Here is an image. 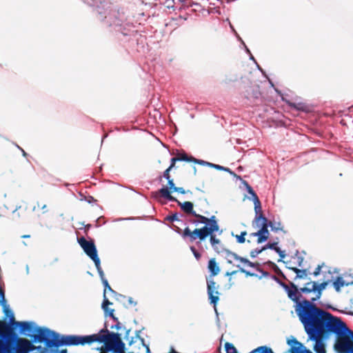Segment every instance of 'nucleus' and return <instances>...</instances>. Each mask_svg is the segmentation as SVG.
Wrapping results in <instances>:
<instances>
[{
  "label": "nucleus",
  "instance_id": "obj_13",
  "mask_svg": "<svg viewBox=\"0 0 353 353\" xmlns=\"http://www.w3.org/2000/svg\"><path fill=\"white\" fill-rule=\"evenodd\" d=\"M192 161H193L196 163L202 165H205V166H208L210 168H215L219 170L225 171V172H228L232 176H239V175L235 174L234 172H232L230 168L223 167L221 165L214 164V163H210V162H208V161H203L201 159H197L194 157H192Z\"/></svg>",
  "mask_w": 353,
  "mask_h": 353
},
{
  "label": "nucleus",
  "instance_id": "obj_24",
  "mask_svg": "<svg viewBox=\"0 0 353 353\" xmlns=\"http://www.w3.org/2000/svg\"><path fill=\"white\" fill-rule=\"evenodd\" d=\"M192 157H188L185 153L179 154L176 157L171 159V167H174L177 161H192Z\"/></svg>",
  "mask_w": 353,
  "mask_h": 353
},
{
  "label": "nucleus",
  "instance_id": "obj_22",
  "mask_svg": "<svg viewBox=\"0 0 353 353\" xmlns=\"http://www.w3.org/2000/svg\"><path fill=\"white\" fill-rule=\"evenodd\" d=\"M290 270H292L293 272H294L296 275L294 278V280H296L297 279H305L307 276V270L306 269L300 270L297 268H288Z\"/></svg>",
  "mask_w": 353,
  "mask_h": 353
},
{
  "label": "nucleus",
  "instance_id": "obj_59",
  "mask_svg": "<svg viewBox=\"0 0 353 353\" xmlns=\"http://www.w3.org/2000/svg\"><path fill=\"white\" fill-rule=\"evenodd\" d=\"M217 248H219L221 250V252H224L226 253V250H228L227 249L223 248L221 244L217 245Z\"/></svg>",
  "mask_w": 353,
  "mask_h": 353
},
{
  "label": "nucleus",
  "instance_id": "obj_10",
  "mask_svg": "<svg viewBox=\"0 0 353 353\" xmlns=\"http://www.w3.org/2000/svg\"><path fill=\"white\" fill-rule=\"evenodd\" d=\"M78 243L90 259L93 261L99 259L97 254V248L93 240L87 241L84 237H81L78 239Z\"/></svg>",
  "mask_w": 353,
  "mask_h": 353
},
{
  "label": "nucleus",
  "instance_id": "obj_38",
  "mask_svg": "<svg viewBox=\"0 0 353 353\" xmlns=\"http://www.w3.org/2000/svg\"><path fill=\"white\" fill-rule=\"evenodd\" d=\"M194 216L196 217L199 219V223H203L205 224V225H206V223H208V217L199 214L197 213H196V215H194Z\"/></svg>",
  "mask_w": 353,
  "mask_h": 353
},
{
  "label": "nucleus",
  "instance_id": "obj_3",
  "mask_svg": "<svg viewBox=\"0 0 353 353\" xmlns=\"http://www.w3.org/2000/svg\"><path fill=\"white\" fill-rule=\"evenodd\" d=\"M90 6H95L99 19L109 26H121L126 20L123 11L112 8V4L106 0H83Z\"/></svg>",
  "mask_w": 353,
  "mask_h": 353
},
{
  "label": "nucleus",
  "instance_id": "obj_37",
  "mask_svg": "<svg viewBox=\"0 0 353 353\" xmlns=\"http://www.w3.org/2000/svg\"><path fill=\"white\" fill-rule=\"evenodd\" d=\"M265 250V248H261V249H254L250 252V256L254 259L259 254Z\"/></svg>",
  "mask_w": 353,
  "mask_h": 353
},
{
  "label": "nucleus",
  "instance_id": "obj_7",
  "mask_svg": "<svg viewBox=\"0 0 353 353\" xmlns=\"http://www.w3.org/2000/svg\"><path fill=\"white\" fill-rule=\"evenodd\" d=\"M283 289L287 292L288 298L296 303L295 311L299 318L300 319V310L299 309H303L307 312V309L306 310V307H305V302H309V301L303 300V301H300L301 294L299 288L292 282L290 283V287L285 288V286H283Z\"/></svg>",
  "mask_w": 353,
  "mask_h": 353
},
{
  "label": "nucleus",
  "instance_id": "obj_61",
  "mask_svg": "<svg viewBox=\"0 0 353 353\" xmlns=\"http://www.w3.org/2000/svg\"><path fill=\"white\" fill-rule=\"evenodd\" d=\"M315 292H316V299H319L321 296L322 291H316Z\"/></svg>",
  "mask_w": 353,
  "mask_h": 353
},
{
  "label": "nucleus",
  "instance_id": "obj_43",
  "mask_svg": "<svg viewBox=\"0 0 353 353\" xmlns=\"http://www.w3.org/2000/svg\"><path fill=\"white\" fill-rule=\"evenodd\" d=\"M309 285H305L303 288H300L299 290L301 293H310L312 292H314V290H312V288H309Z\"/></svg>",
  "mask_w": 353,
  "mask_h": 353
},
{
  "label": "nucleus",
  "instance_id": "obj_54",
  "mask_svg": "<svg viewBox=\"0 0 353 353\" xmlns=\"http://www.w3.org/2000/svg\"><path fill=\"white\" fill-rule=\"evenodd\" d=\"M303 262V258L302 256L298 257V265L299 266H302V263Z\"/></svg>",
  "mask_w": 353,
  "mask_h": 353
},
{
  "label": "nucleus",
  "instance_id": "obj_5",
  "mask_svg": "<svg viewBox=\"0 0 353 353\" xmlns=\"http://www.w3.org/2000/svg\"><path fill=\"white\" fill-rule=\"evenodd\" d=\"M92 334L90 335H63L60 338V335L56 332L52 330L48 341L51 347H60L61 345H84L93 343Z\"/></svg>",
  "mask_w": 353,
  "mask_h": 353
},
{
  "label": "nucleus",
  "instance_id": "obj_45",
  "mask_svg": "<svg viewBox=\"0 0 353 353\" xmlns=\"http://www.w3.org/2000/svg\"><path fill=\"white\" fill-rule=\"evenodd\" d=\"M272 279L273 280H274L277 283H279L283 288V286H285L286 287H289L288 285H287L285 283L282 282L281 281H280L276 276L274 275H272Z\"/></svg>",
  "mask_w": 353,
  "mask_h": 353
},
{
  "label": "nucleus",
  "instance_id": "obj_46",
  "mask_svg": "<svg viewBox=\"0 0 353 353\" xmlns=\"http://www.w3.org/2000/svg\"><path fill=\"white\" fill-rule=\"evenodd\" d=\"M240 272H242V273H244L247 276H256V274L254 273H252L242 268H240Z\"/></svg>",
  "mask_w": 353,
  "mask_h": 353
},
{
  "label": "nucleus",
  "instance_id": "obj_62",
  "mask_svg": "<svg viewBox=\"0 0 353 353\" xmlns=\"http://www.w3.org/2000/svg\"><path fill=\"white\" fill-rule=\"evenodd\" d=\"M245 49H246V52L250 54V59L254 60V57H253V56L252 55V54H251V52H250V50H249L246 46H245Z\"/></svg>",
  "mask_w": 353,
  "mask_h": 353
},
{
  "label": "nucleus",
  "instance_id": "obj_42",
  "mask_svg": "<svg viewBox=\"0 0 353 353\" xmlns=\"http://www.w3.org/2000/svg\"><path fill=\"white\" fill-rule=\"evenodd\" d=\"M166 220L170 221V222H173V221H177L179 220V216H178V214L177 213H174V214H172L170 216H168L166 217Z\"/></svg>",
  "mask_w": 353,
  "mask_h": 353
},
{
  "label": "nucleus",
  "instance_id": "obj_55",
  "mask_svg": "<svg viewBox=\"0 0 353 353\" xmlns=\"http://www.w3.org/2000/svg\"><path fill=\"white\" fill-rule=\"evenodd\" d=\"M248 266L251 267V268H255L256 266V264L253 263V262H251L248 260V262H247L246 263Z\"/></svg>",
  "mask_w": 353,
  "mask_h": 353
},
{
  "label": "nucleus",
  "instance_id": "obj_50",
  "mask_svg": "<svg viewBox=\"0 0 353 353\" xmlns=\"http://www.w3.org/2000/svg\"><path fill=\"white\" fill-rule=\"evenodd\" d=\"M172 168H173V167H171V165H170V167L164 171L163 174V176H165H165H170V175H169V172H170V170Z\"/></svg>",
  "mask_w": 353,
  "mask_h": 353
},
{
  "label": "nucleus",
  "instance_id": "obj_39",
  "mask_svg": "<svg viewBox=\"0 0 353 353\" xmlns=\"http://www.w3.org/2000/svg\"><path fill=\"white\" fill-rule=\"evenodd\" d=\"M275 252L278 253L280 256V259L278 260V262H284L283 259L285 257V251L281 250L280 248L278 247L275 249Z\"/></svg>",
  "mask_w": 353,
  "mask_h": 353
},
{
  "label": "nucleus",
  "instance_id": "obj_28",
  "mask_svg": "<svg viewBox=\"0 0 353 353\" xmlns=\"http://www.w3.org/2000/svg\"><path fill=\"white\" fill-rule=\"evenodd\" d=\"M103 301L102 303V308L105 312V315H109V312L111 309L108 308V305H112V303L107 299L105 295H103Z\"/></svg>",
  "mask_w": 353,
  "mask_h": 353
},
{
  "label": "nucleus",
  "instance_id": "obj_35",
  "mask_svg": "<svg viewBox=\"0 0 353 353\" xmlns=\"http://www.w3.org/2000/svg\"><path fill=\"white\" fill-rule=\"evenodd\" d=\"M232 235L233 236L236 237V241L239 243H243L245 242V236L247 235V232L246 231H243V232H241L240 235H234V233L232 232Z\"/></svg>",
  "mask_w": 353,
  "mask_h": 353
},
{
  "label": "nucleus",
  "instance_id": "obj_56",
  "mask_svg": "<svg viewBox=\"0 0 353 353\" xmlns=\"http://www.w3.org/2000/svg\"><path fill=\"white\" fill-rule=\"evenodd\" d=\"M237 273V271L234 270V271H232V272H227L225 273V276H232V275H234Z\"/></svg>",
  "mask_w": 353,
  "mask_h": 353
},
{
  "label": "nucleus",
  "instance_id": "obj_6",
  "mask_svg": "<svg viewBox=\"0 0 353 353\" xmlns=\"http://www.w3.org/2000/svg\"><path fill=\"white\" fill-rule=\"evenodd\" d=\"M217 232L209 224L206 223L205 225L201 228H196L193 231H191L188 227L185 228L183 232V236L184 238L189 237L190 241L193 242L196 239H199L201 241H204L208 236H210L212 233Z\"/></svg>",
  "mask_w": 353,
  "mask_h": 353
},
{
  "label": "nucleus",
  "instance_id": "obj_34",
  "mask_svg": "<svg viewBox=\"0 0 353 353\" xmlns=\"http://www.w3.org/2000/svg\"><path fill=\"white\" fill-rule=\"evenodd\" d=\"M225 349L226 353H238L236 348L232 343L226 342L225 343Z\"/></svg>",
  "mask_w": 353,
  "mask_h": 353
},
{
  "label": "nucleus",
  "instance_id": "obj_17",
  "mask_svg": "<svg viewBox=\"0 0 353 353\" xmlns=\"http://www.w3.org/2000/svg\"><path fill=\"white\" fill-rule=\"evenodd\" d=\"M175 202L178 204V205L180 206L181 210L183 212H185L188 214L192 215V216L196 215V212L194 210L193 203H192L190 201H185L183 203H181V201H179L177 199Z\"/></svg>",
  "mask_w": 353,
  "mask_h": 353
},
{
  "label": "nucleus",
  "instance_id": "obj_8",
  "mask_svg": "<svg viewBox=\"0 0 353 353\" xmlns=\"http://www.w3.org/2000/svg\"><path fill=\"white\" fill-rule=\"evenodd\" d=\"M334 350L337 353H353V332L349 330L347 334L337 336Z\"/></svg>",
  "mask_w": 353,
  "mask_h": 353
},
{
  "label": "nucleus",
  "instance_id": "obj_60",
  "mask_svg": "<svg viewBox=\"0 0 353 353\" xmlns=\"http://www.w3.org/2000/svg\"><path fill=\"white\" fill-rule=\"evenodd\" d=\"M266 263L272 267H277L276 265L271 261H268Z\"/></svg>",
  "mask_w": 353,
  "mask_h": 353
},
{
  "label": "nucleus",
  "instance_id": "obj_41",
  "mask_svg": "<svg viewBox=\"0 0 353 353\" xmlns=\"http://www.w3.org/2000/svg\"><path fill=\"white\" fill-rule=\"evenodd\" d=\"M141 332V330H137L135 332V336L134 337H131L130 340L129 341V345H131L132 343H134L135 341H134V339H140V338H142L141 336H140V333Z\"/></svg>",
  "mask_w": 353,
  "mask_h": 353
},
{
  "label": "nucleus",
  "instance_id": "obj_27",
  "mask_svg": "<svg viewBox=\"0 0 353 353\" xmlns=\"http://www.w3.org/2000/svg\"><path fill=\"white\" fill-rule=\"evenodd\" d=\"M226 256L227 257H230V256L233 257L235 260L240 261L241 262L244 263L245 264L247 263V262H248V259L241 257V256H239L238 254H236V253L232 252L230 250H226Z\"/></svg>",
  "mask_w": 353,
  "mask_h": 353
},
{
  "label": "nucleus",
  "instance_id": "obj_64",
  "mask_svg": "<svg viewBox=\"0 0 353 353\" xmlns=\"http://www.w3.org/2000/svg\"><path fill=\"white\" fill-rule=\"evenodd\" d=\"M26 274H29V273H30V269H29V266H28V265H26Z\"/></svg>",
  "mask_w": 353,
  "mask_h": 353
},
{
  "label": "nucleus",
  "instance_id": "obj_12",
  "mask_svg": "<svg viewBox=\"0 0 353 353\" xmlns=\"http://www.w3.org/2000/svg\"><path fill=\"white\" fill-rule=\"evenodd\" d=\"M287 343L290 346L288 350L290 353H312L311 350L307 349L303 343L298 341L293 336L291 339H288Z\"/></svg>",
  "mask_w": 353,
  "mask_h": 353
},
{
  "label": "nucleus",
  "instance_id": "obj_29",
  "mask_svg": "<svg viewBox=\"0 0 353 353\" xmlns=\"http://www.w3.org/2000/svg\"><path fill=\"white\" fill-rule=\"evenodd\" d=\"M94 263V265L96 266V268L97 270V272L99 274V276L101 278V282L104 281V279H106L104 276V272L101 267V261L100 259L99 260H97L95 261H93Z\"/></svg>",
  "mask_w": 353,
  "mask_h": 353
},
{
  "label": "nucleus",
  "instance_id": "obj_63",
  "mask_svg": "<svg viewBox=\"0 0 353 353\" xmlns=\"http://www.w3.org/2000/svg\"><path fill=\"white\" fill-rule=\"evenodd\" d=\"M263 276H268L270 275V273L265 271H261Z\"/></svg>",
  "mask_w": 353,
  "mask_h": 353
},
{
  "label": "nucleus",
  "instance_id": "obj_47",
  "mask_svg": "<svg viewBox=\"0 0 353 353\" xmlns=\"http://www.w3.org/2000/svg\"><path fill=\"white\" fill-rule=\"evenodd\" d=\"M190 250L192 252L194 257L196 259H199L201 257V254L196 250V249L193 246H192V247H190Z\"/></svg>",
  "mask_w": 353,
  "mask_h": 353
},
{
  "label": "nucleus",
  "instance_id": "obj_26",
  "mask_svg": "<svg viewBox=\"0 0 353 353\" xmlns=\"http://www.w3.org/2000/svg\"><path fill=\"white\" fill-rule=\"evenodd\" d=\"M210 241L214 251H216L218 253H220L221 250L219 248H217V245H221V241L216 237V235L214 234V233H212L210 236Z\"/></svg>",
  "mask_w": 353,
  "mask_h": 353
},
{
  "label": "nucleus",
  "instance_id": "obj_52",
  "mask_svg": "<svg viewBox=\"0 0 353 353\" xmlns=\"http://www.w3.org/2000/svg\"><path fill=\"white\" fill-rule=\"evenodd\" d=\"M128 303L133 305H136L137 304V303L134 301L132 297H128Z\"/></svg>",
  "mask_w": 353,
  "mask_h": 353
},
{
  "label": "nucleus",
  "instance_id": "obj_36",
  "mask_svg": "<svg viewBox=\"0 0 353 353\" xmlns=\"http://www.w3.org/2000/svg\"><path fill=\"white\" fill-rule=\"evenodd\" d=\"M102 283L103 285V287H104V293H103V295H105V293L107 292V290L111 292L113 294H116V292L114 291L111 287L110 286L109 283H108V281L107 279H104L103 281H102Z\"/></svg>",
  "mask_w": 353,
  "mask_h": 353
},
{
  "label": "nucleus",
  "instance_id": "obj_9",
  "mask_svg": "<svg viewBox=\"0 0 353 353\" xmlns=\"http://www.w3.org/2000/svg\"><path fill=\"white\" fill-rule=\"evenodd\" d=\"M255 221L257 226L261 225V228L256 232L257 235V243H262L266 241L268 239L269 231L268 219L263 216V214H259L255 216Z\"/></svg>",
  "mask_w": 353,
  "mask_h": 353
},
{
  "label": "nucleus",
  "instance_id": "obj_11",
  "mask_svg": "<svg viewBox=\"0 0 353 353\" xmlns=\"http://www.w3.org/2000/svg\"><path fill=\"white\" fill-rule=\"evenodd\" d=\"M219 285L213 279H207V291L210 303L214 306V310L218 315L217 310L216 307V304L219 301V292L218 290Z\"/></svg>",
  "mask_w": 353,
  "mask_h": 353
},
{
  "label": "nucleus",
  "instance_id": "obj_32",
  "mask_svg": "<svg viewBox=\"0 0 353 353\" xmlns=\"http://www.w3.org/2000/svg\"><path fill=\"white\" fill-rule=\"evenodd\" d=\"M208 224L212 226L216 231L219 230V226L215 216H212L210 218H208Z\"/></svg>",
  "mask_w": 353,
  "mask_h": 353
},
{
  "label": "nucleus",
  "instance_id": "obj_15",
  "mask_svg": "<svg viewBox=\"0 0 353 353\" xmlns=\"http://www.w3.org/2000/svg\"><path fill=\"white\" fill-rule=\"evenodd\" d=\"M172 191H170L167 186H163L161 189H159L157 192L154 193V197L156 199H159V197H162L168 201H176V199L171 195Z\"/></svg>",
  "mask_w": 353,
  "mask_h": 353
},
{
  "label": "nucleus",
  "instance_id": "obj_58",
  "mask_svg": "<svg viewBox=\"0 0 353 353\" xmlns=\"http://www.w3.org/2000/svg\"><path fill=\"white\" fill-rule=\"evenodd\" d=\"M130 332V330H125V336H124V339L125 340H128V336H129Z\"/></svg>",
  "mask_w": 353,
  "mask_h": 353
},
{
  "label": "nucleus",
  "instance_id": "obj_20",
  "mask_svg": "<svg viewBox=\"0 0 353 353\" xmlns=\"http://www.w3.org/2000/svg\"><path fill=\"white\" fill-rule=\"evenodd\" d=\"M241 180L240 188L241 189L245 188L248 192L250 194V196H248V199L249 200H254L256 198H259L255 192L253 190L252 188L249 185V183L243 180V178H239Z\"/></svg>",
  "mask_w": 353,
  "mask_h": 353
},
{
  "label": "nucleus",
  "instance_id": "obj_53",
  "mask_svg": "<svg viewBox=\"0 0 353 353\" xmlns=\"http://www.w3.org/2000/svg\"><path fill=\"white\" fill-rule=\"evenodd\" d=\"M134 217H128V218H119L115 220V221H123V220H132L134 219Z\"/></svg>",
  "mask_w": 353,
  "mask_h": 353
},
{
  "label": "nucleus",
  "instance_id": "obj_33",
  "mask_svg": "<svg viewBox=\"0 0 353 353\" xmlns=\"http://www.w3.org/2000/svg\"><path fill=\"white\" fill-rule=\"evenodd\" d=\"M254 205V211L256 213V216H259L261 214V204L259 198H256L252 201Z\"/></svg>",
  "mask_w": 353,
  "mask_h": 353
},
{
  "label": "nucleus",
  "instance_id": "obj_40",
  "mask_svg": "<svg viewBox=\"0 0 353 353\" xmlns=\"http://www.w3.org/2000/svg\"><path fill=\"white\" fill-rule=\"evenodd\" d=\"M277 243H278L277 242L268 243L266 245H265L264 246H263V248H265V250L267 249H270V250H273L275 251V249H276V248H278Z\"/></svg>",
  "mask_w": 353,
  "mask_h": 353
},
{
  "label": "nucleus",
  "instance_id": "obj_31",
  "mask_svg": "<svg viewBox=\"0 0 353 353\" xmlns=\"http://www.w3.org/2000/svg\"><path fill=\"white\" fill-rule=\"evenodd\" d=\"M268 227H270L271 230L274 232H278L279 230H283V228L281 227V223L280 222H272L268 221Z\"/></svg>",
  "mask_w": 353,
  "mask_h": 353
},
{
  "label": "nucleus",
  "instance_id": "obj_48",
  "mask_svg": "<svg viewBox=\"0 0 353 353\" xmlns=\"http://www.w3.org/2000/svg\"><path fill=\"white\" fill-rule=\"evenodd\" d=\"M139 341L141 342V344L145 347L146 348V351H147V353H150V347L148 345H146L145 343V341H144V339L143 338H140Z\"/></svg>",
  "mask_w": 353,
  "mask_h": 353
},
{
  "label": "nucleus",
  "instance_id": "obj_49",
  "mask_svg": "<svg viewBox=\"0 0 353 353\" xmlns=\"http://www.w3.org/2000/svg\"><path fill=\"white\" fill-rule=\"evenodd\" d=\"M173 192H179L181 194H185L186 193V192L185 191V190L183 188H179V187L174 188Z\"/></svg>",
  "mask_w": 353,
  "mask_h": 353
},
{
  "label": "nucleus",
  "instance_id": "obj_18",
  "mask_svg": "<svg viewBox=\"0 0 353 353\" xmlns=\"http://www.w3.org/2000/svg\"><path fill=\"white\" fill-rule=\"evenodd\" d=\"M324 336H319L318 338L313 339L312 337H309L311 341L315 342L314 345V350L316 353H326L325 345L323 341Z\"/></svg>",
  "mask_w": 353,
  "mask_h": 353
},
{
  "label": "nucleus",
  "instance_id": "obj_30",
  "mask_svg": "<svg viewBox=\"0 0 353 353\" xmlns=\"http://www.w3.org/2000/svg\"><path fill=\"white\" fill-rule=\"evenodd\" d=\"M114 310H110L109 312V316L113 319L114 321L117 322V323L114 325H111V329H116V330H121L122 328V325L121 323L118 321V319L115 317L113 314Z\"/></svg>",
  "mask_w": 353,
  "mask_h": 353
},
{
  "label": "nucleus",
  "instance_id": "obj_19",
  "mask_svg": "<svg viewBox=\"0 0 353 353\" xmlns=\"http://www.w3.org/2000/svg\"><path fill=\"white\" fill-rule=\"evenodd\" d=\"M241 180L240 188L241 189L245 188L248 192L250 194V196H248V199L249 200H254L256 198H259L255 192L253 190L252 188L249 185V183L243 180V178H239Z\"/></svg>",
  "mask_w": 353,
  "mask_h": 353
},
{
  "label": "nucleus",
  "instance_id": "obj_2",
  "mask_svg": "<svg viewBox=\"0 0 353 353\" xmlns=\"http://www.w3.org/2000/svg\"><path fill=\"white\" fill-rule=\"evenodd\" d=\"M305 305L307 311L299 309L300 321L308 337L315 339L319 336H326L331 334H334L336 336L347 334L349 329L340 319L309 302H305Z\"/></svg>",
  "mask_w": 353,
  "mask_h": 353
},
{
  "label": "nucleus",
  "instance_id": "obj_23",
  "mask_svg": "<svg viewBox=\"0 0 353 353\" xmlns=\"http://www.w3.org/2000/svg\"><path fill=\"white\" fill-rule=\"evenodd\" d=\"M312 285V290H314V292L323 291L326 288L327 285H328V281L323 282L320 284H317V283L315 281H311L307 283V285Z\"/></svg>",
  "mask_w": 353,
  "mask_h": 353
},
{
  "label": "nucleus",
  "instance_id": "obj_14",
  "mask_svg": "<svg viewBox=\"0 0 353 353\" xmlns=\"http://www.w3.org/2000/svg\"><path fill=\"white\" fill-rule=\"evenodd\" d=\"M0 305L3 307V312L5 315L9 318L10 324L8 325V327L10 328V324L16 321L14 319V315L13 312L7 305V302L5 299V293L3 290L0 289Z\"/></svg>",
  "mask_w": 353,
  "mask_h": 353
},
{
  "label": "nucleus",
  "instance_id": "obj_4",
  "mask_svg": "<svg viewBox=\"0 0 353 353\" xmlns=\"http://www.w3.org/2000/svg\"><path fill=\"white\" fill-rule=\"evenodd\" d=\"M94 342L103 343L107 352L120 353L125 349V345L122 341L121 334L110 332L108 325L105 323L104 328L101 329L97 334H92Z\"/></svg>",
  "mask_w": 353,
  "mask_h": 353
},
{
  "label": "nucleus",
  "instance_id": "obj_16",
  "mask_svg": "<svg viewBox=\"0 0 353 353\" xmlns=\"http://www.w3.org/2000/svg\"><path fill=\"white\" fill-rule=\"evenodd\" d=\"M46 341L41 347H39L38 353H68L67 350H59V347H51Z\"/></svg>",
  "mask_w": 353,
  "mask_h": 353
},
{
  "label": "nucleus",
  "instance_id": "obj_25",
  "mask_svg": "<svg viewBox=\"0 0 353 353\" xmlns=\"http://www.w3.org/2000/svg\"><path fill=\"white\" fill-rule=\"evenodd\" d=\"M345 285H348L347 283L341 276H338L336 279L333 282V286L337 292H341V288Z\"/></svg>",
  "mask_w": 353,
  "mask_h": 353
},
{
  "label": "nucleus",
  "instance_id": "obj_44",
  "mask_svg": "<svg viewBox=\"0 0 353 353\" xmlns=\"http://www.w3.org/2000/svg\"><path fill=\"white\" fill-rule=\"evenodd\" d=\"M168 180V188L170 191H172V192L174 191V188H176L174 182H173V179H172L171 178H166Z\"/></svg>",
  "mask_w": 353,
  "mask_h": 353
},
{
  "label": "nucleus",
  "instance_id": "obj_1",
  "mask_svg": "<svg viewBox=\"0 0 353 353\" xmlns=\"http://www.w3.org/2000/svg\"><path fill=\"white\" fill-rule=\"evenodd\" d=\"M51 331L33 321H14L10 328L0 321V353H38Z\"/></svg>",
  "mask_w": 353,
  "mask_h": 353
},
{
  "label": "nucleus",
  "instance_id": "obj_57",
  "mask_svg": "<svg viewBox=\"0 0 353 353\" xmlns=\"http://www.w3.org/2000/svg\"><path fill=\"white\" fill-rule=\"evenodd\" d=\"M319 299H316V296L312 298L311 301H309V303H310L312 305H314V306H316L314 303L315 301H316Z\"/></svg>",
  "mask_w": 353,
  "mask_h": 353
},
{
  "label": "nucleus",
  "instance_id": "obj_21",
  "mask_svg": "<svg viewBox=\"0 0 353 353\" xmlns=\"http://www.w3.org/2000/svg\"><path fill=\"white\" fill-rule=\"evenodd\" d=\"M208 268L212 276H216L220 272L219 266L216 262L215 259H211L209 260Z\"/></svg>",
  "mask_w": 353,
  "mask_h": 353
},
{
  "label": "nucleus",
  "instance_id": "obj_51",
  "mask_svg": "<svg viewBox=\"0 0 353 353\" xmlns=\"http://www.w3.org/2000/svg\"><path fill=\"white\" fill-rule=\"evenodd\" d=\"M320 271H321V266H319H319L315 269V270H314V272L313 274H314L315 276H318V275L319 274Z\"/></svg>",
  "mask_w": 353,
  "mask_h": 353
}]
</instances>
